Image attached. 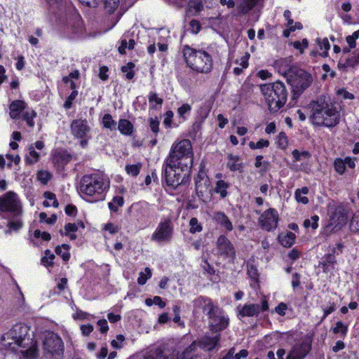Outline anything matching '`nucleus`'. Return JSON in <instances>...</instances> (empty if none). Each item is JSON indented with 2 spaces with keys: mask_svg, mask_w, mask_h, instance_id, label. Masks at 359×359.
I'll use <instances>...</instances> for the list:
<instances>
[{
  "mask_svg": "<svg viewBox=\"0 0 359 359\" xmlns=\"http://www.w3.org/2000/svg\"><path fill=\"white\" fill-rule=\"evenodd\" d=\"M135 46V41L133 39L129 40L128 42L126 39H122L121 41V45L118 46V52L120 54H125L126 49L132 50Z\"/></svg>",
  "mask_w": 359,
  "mask_h": 359,
  "instance_id": "41",
  "label": "nucleus"
},
{
  "mask_svg": "<svg viewBox=\"0 0 359 359\" xmlns=\"http://www.w3.org/2000/svg\"><path fill=\"white\" fill-rule=\"evenodd\" d=\"M141 165L135 164V165H126V170L127 172L133 176H136L139 174L140 170Z\"/></svg>",
  "mask_w": 359,
  "mask_h": 359,
  "instance_id": "59",
  "label": "nucleus"
},
{
  "mask_svg": "<svg viewBox=\"0 0 359 359\" xmlns=\"http://www.w3.org/2000/svg\"><path fill=\"white\" fill-rule=\"evenodd\" d=\"M219 341V335H216L214 337L205 336L199 340L198 346L201 348L211 351L216 346Z\"/></svg>",
  "mask_w": 359,
  "mask_h": 359,
  "instance_id": "23",
  "label": "nucleus"
},
{
  "mask_svg": "<svg viewBox=\"0 0 359 359\" xmlns=\"http://www.w3.org/2000/svg\"><path fill=\"white\" fill-rule=\"evenodd\" d=\"M292 78H294L293 85L298 90H304L312 82L311 74L302 69L298 70Z\"/></svg>",
  "mask_w": 359,
  "mask_h": 359,
  "instance_id": "17",
  "label": "nucleus"
},
{
  "mask_svg": "<svg viewBox=\"0 0 359 359\" xmlns=\"http://www.w3.org/2000/svg\"><path fill=\"white\" fill-rule=\"evenodd\" d=\"M119 0H104V8L109 13H114L119 6Z\"/></svg>",
  "mask_w": 359,
  "mask_h": 359,
  "instance_id": "47",
  "label": "nucleus"
},
{
  "mask_svg": "<svg viewBox=\"0 0 359 359\" xmlns=\"http://www.w3.org/2000/svg\"><path fill=\"white\" fill-rule=\"evenodd\" d=\"M227 167L233 172L241 171L243 168V163L241 161L239 156L229 154Z\"/></svg>",
  "mask_w": 359,
  "mask_h": 359,
  "instance_id": "26",
  "label": "nucleus"
},
{
  "mask_svg": "<svg viewBox=\"0 0 359 359\" xmlns=\"http://www.w3.org/2000/svg\"><path fill=\"white\" fill-rule=\"evenodd\" d=\"M71 133L79 141L81 147L85 148L92 138V128L86 119L78 118L74 120L70 125Z\"/></svg>",
  "mask_w": 359,
  "mask_h": 359,
  "instance_id": "8",
  "label": "nucleus"
},
{
  "mask_svg": "<svg viewBox=\"0 0 359 359\" xmlns=\"http://www.w3.org/2000/svg\"><path fill=\"white\" fill-rule=\"evenodd\" d=\"M210 182L208 177L204 172H201L198 175L196 180V191L197 194L203 196L210 188Z\"/></svg>",
  "mask_w": 359,
  "mask_h": 359,
  "instance_id": "20",
  "label": "nucleus"
},
{
  "mask_svg": "<svg viewBox=\"0 0 359 359\" xmlns=\"http://www.w3.org/2000/svg\"><path fill=\"white\" fill-rule=\"evenodd\" d=\"M128 212L140 228L144 229L148 226L151 217V208L148 203H134L128 208Z\"/></svg>",
  "mask_w": 359,
  "mask_h": 359,
  "instance_id": "7",
  "label": "nucleus"
},
{
  "mask_svg": "<svg viewBox=\"0 0 359 359\" xmlns=\"http://www.w3.org/2000/svg\"><path fill=\"white\" fill-rule=\"evenodd\" d=\"M78 230L77 225L76 224L68 223L65 226V235L69 236L71 240H75L76 236L74 234Z\"/></svg>",
  "mask_w": 359,
  "mask_h": 359,
  "instance_id": "42",
  "label": "nucleus"
},
{
  "mask_svg": "<svg viewBox=\"0 0 359 359\" xmlns=\"http://www.w3.org/2000/svg\"><path fill=\"white\" fill-rule=\"evenodd\" d=\"M278 219L277 210L274 208H269L261 214L258 223L262 229L271 231L276 229Z\"/></svg>",
  "mask_w": 359,
  "mask_h": 359,
  "instance_id": "12",
  "label": "nucleus"
},
{
  "mask_svg": "<svg viewBox=\"0 0 359 359\" xmlns=\"http://www.w3.org/2000/svg\"><path fill=\"white\" fill-rule=\"evenodd\" d=\"M308 193L309 189L306 187L297 189L294 193V196L297 201L298 203H302V204H307L309 203V199L306 195Z\"/></svg>",
  "mask_w": 359,
  "mask_h": 359,
  "instance_id": "32",
  "label": "nucleus"
},
{
  "mask_svg": "<svg viewBox=\"0 0 359 359\" xmlns=\"http://www.w3.org/2000/svg\"><path fill=\"white\" fill-rule=\"evenodd\" d=\"M39 219L41 222H44L48 224H53L57 220V216L55 215H52L50 217H48L46 213L41 212L39 215Z\"/></svg>",
  "mask_w": 359,
  "mask_h": 359,
  "instance_id": "55",
  "label": "nucleus"
},
{
  "mask_svg": "<svg viewBox=\"0 0 359 359\" xmlns=\"http://www.w3.org/2000/svg\"><path fill=\"white\" fill-rule=\"evenodd\" d=\"M0 211L10 212L12 215H22V204L15 193L8 191L0 196Z\"/></svg>",
  "mask_w": 359,
  "mask_h": 359,
  "instance_id": "9",
  "label": "nucleus"
},
{
  "mask_svg": "<svg viewBox=\"0 0 359 359\" xmlns=\"http://www.w3.org/2000/svg\"><path fill=\"white\" fill-rule=\"evenodd\" d=\"M191 109V107L189 104H183L180 107L177 109L178 115L184 118V116L186 114L189 113Z\"/></svg>",
  "mask_w": 359,
  "mask_h": 359,
  "instance_id": "61",
  "label": "nucleus"
},
{
  "mask_svg": "<svg viewBox=\"0 0 359 359\" xmlns=\"http://www.w3.org/2000/svg\"><path fill=\"white\" fill-rule=\"evenodd\" d=\"M78 95V92L76 90H73L72 93L69 95L67 99L64 103V107L65 109H70L72 107V102L76 98Z\"/></svg>",
  "mask_w": 359,
  "mask_h": 359,
  "instance_id": "62",
  "label": "nucleus"
},
{
  "mask_svg": "<svg viewBox=\"0 0 359 359\" xmlns=\"http://www.w3.org/2000/svg\"><path fill=\"white\" fill-rule=\"evenodd\" d=\"M229 188V184L224 180H218L215 187V193L220 195L224 198L228 195L227 189Z\"/></svg>",
  "mask_w": 359,
  "mask_h": 359,
  "instance_id": "28",
  "label": "nucleus"
},
{
  "mask_svg": "<svg viewBox=\"0 0 359 359\" xmlns=\"http://www.w3.org/2000/svg\"><path fill=\"white\" fill-rule=\"evenodd\" d=\"M118 129L124 135H131L133 132V125L127 119H120L118 124Z\"/></svg>",
  "mask_w": 359,
  "mask_h": 359,
  "instance_id": "27",
  "label": "nucleus"
},
{
  "mask_svg": "<svg viewBox=\"0 0 359 359\" xmlns=\"http://www.w3.org/2000/svg\"><path fill=\"white\" fill-rule=\"evenodd\" d=\"M124 204V200L122 196H116L111 201L108 203L109 208L114 212H117L118 208L122 207Z\"/></svg>",
  "mask_w": 359,
  "mask_h": 359,
  "instance_id": "36",
  "label": "nucleus"
},
{
  "mask_svg": "<svg viewBox=\"0 0 359 359\" xmlns=\"http://www.w3.org/2000/svg\"><path fill=\"white\" fill-rule=\"evenodd\" d=\"M296 236L292 232H287L285 235H279L280 243L284 247H290L294 242Z\"/></svg>",
  "mask_w": 359,
  "mask_h": 359,
  "instance_id": "31",
  "label": "nucleus"
},
{
  "mask_svg": "<svg viewBox=\"0 0 359 359\" xmlns=\"http://www.w3.org/2000/svg\"><path fill=\"white\" fill-rule=\"evenodd\" d=\"M151 269L148 267L145 268L144 272H140L139 277L137 278V283L140 285H144L147 280L151 278Z\"/></svg>",
  "mask_w": 359,
  "mask_h": 359,
  "instance_id": "44",
  "label": "nucleus"
},
{
  "mask_svg": "<svg viewBox=\"0 0 359 359\" xmlns=\"http://www.w3.org/2000/svg\"><path fill=\"white\" fill-rule=\"evenodd\" d=\"M149 126L151 130L156 135L159 131V122L156 118H151L149 119Z\"/></svg>",
  "mask_w": 359,
  "mask_h": 359,
  "instance_id": "64",
  "label": "nucleus"
},
{
  "mask_svg": "<svg viewBox=\"0 0 359 359\" xmlns=\"http://www.w3.org/2000/svg\"><path fill=\"white\" fill-rule=\"evenodd\" d=\"M355 158H352L350 156H347L345 158H336L333 162L334 171L339 175H341L345 173L346 166L351 169L355 168Z\"/></svg>",
  "mask_w": 359,
  "mask_h": 359,
  "instance_id": "18",
  "label": "nucleus"
},
{
  "mask_svg": "<svg viewBox=\"0 0 359 359\" xmlns=\"http://www.w3.org/2000/svg\"><path fill=\"white\" fill-rule=\"evenodd\" d=\"M259 0H243V2L238 6L239 12L246 14L258 3Z\"/></svg>",
  "mask_w": 359,
  "mask_h": 359,
  "instance_id": "30",
  "label": "nucleus"
},
{
  "mask_svg": "<svg viewBox=\"0 0 359 359\" xmlns=\"http://www.w3.org/2000/svg\"><path fill=\"white\" fill-rule=\"evenodd\" d=\"M109 183L108 177L104 173L87 174L81 177L78 189L86 201L95 203L104 200Z\"/></svg>",
  "mask_w": 359,
  "mask_h": 359,
  "instance_id": "3",
  "label": "nucleus"
},
{
  "mask_svg": "<svg viewBox=\"0 0 359 359\" xmlns=\"http://www.w3.org/2000/svg\"><path fill=\"white\" fill-rule=\"evenodd\" d=\"M269 146V141L261 139L258 142H250L249 147L251 149H259Z\"/></svg>",
  "mask_w": 359,
  "mask_h": 359,
  "instance_id": "50",
  "label": "nucleus"
},
{
  "mask_svg": "<svg viewBox=\"0 0 359 359\" xmlns=\"http://www.w3.org/2000/svg\"><path fill=\"white\" fill-rule=\"evenodd\" d=\"M189 231L191 233H199L203 230L202 224L196 217H192L189 221Z\"/></svg>",
  "mask_w": 359,
  "mask_h": 359,
  "instance_id": "43",
  "label": "nucleus"
},
{
  "mask_svg": "<svg viewBox=\"0 0 359 359\" xmlns=\"http://www.w3.org/2000/svg\"><path fill=\"white\" fill-rule=\"evenodd\" d=\"M36 116V112L33 109H27L22 114V118L30 128L34 126V118Z\"/></svg>",
  "mask_w": 359,
  "mask_h": 359,
  "instance_id": "39",
  "label": "nucleus"
},
{
  "mask_svg": "<svg viewBox=\"0 0 359 359\" xmlns=\"http://www.w3.org/2000/svg\"><path fill=\"white\" fill-rule=\"evenodd\" d=\"M346 221L347 217L341 211L336 212L332 217V224H334L335 226H342L346 224Z\"/></svg>",
  "mask_w": 359,
  "mask_h": 359,
  "instance_id": "33",
  "label": "nucleus"
},
{
  "mask_svg": "<svg viewBox=\"0 0 359 359\" xmlns=\"http://www.w3.org/2000/svg\"><path fill=\"white\" fill-rule=\"evenodd\" d=\"M26 109V103L23 100H15L9 105V115L13 119L19 118L20 114Z\"/></svg>",
  "mask_w": 359,
  "mask_h": 359,
  "instance_id": "21",
  "label": "nucleus"
},
{
  "mask_svg": "<svg viewBox=\"0 0 359 359\" xmlns=\"http://www.w3.org/2000/svg\"><path fill=\"white\" fill-rule=\"evenodd\" d=\"M183 57L187 65L197 73L208 74L213 67L212 55L202 49H196L188 45L182 48Z\"/></svg>",
  "mask_w": 359,
  "mask_h": 359,
  "instance_id": "5",
  "label": "nucleus"
},
{
  "mask_svg": "<svg viewBox=\"0 0 359 359\" xmlns=\"http://www.w3.org/2000/svg\"><path fill=\"white\" fill-rule=\"evenodd\" d=\"M269 309L268 301L264 298L261 305L258 304H245L243 306L238 307V315L241 317L257 316L261 311H266Z\"/></svg>",
  "mask_w": 359,
  "mask_h": 359,
  "instance_id": "13",
  "label": "nucleus"
},
{
  "mask_svg": "<svg viewBox=\"0 0 359 359\" xmlns=\"http://www.w3.org/2000/svg\"><path fill=\"white\" fill-rule=\"evenodd\" d=\"M13 218L8 223V229L6 231V233H11L13 231H18L22 226L23 222L22 220V215H12Z\"/></svg>",
  "mask_w": 359,
  "mask_h": 359,
  "instance_id": "24",
  "label": "nucleus"
},
{
  "mask_svg": "<svg viewBox=\"0 0 359 359\" xmlns=\"http://www.w3.org/2000/svg\"><path fill=\"white\" fill-rule=\"evenodd\" d=\"M135 65L132 62H128L126 65L121 67V71L126 73V77L127 79L130 80L134 77L135 72L133 71Z\"/></svg>",
  "mask_w": 359,
  "mask_h": 359,
  "instance_id": "48",
  "label": "nucleus"
},
{
  "mask_svg": "<svg viewBox=\"0 0 359 359\" xmlns=\"http://www.w3.org/2000/svg\"><path fill=\"white\" fill-rule=\"evenodd\" d=\"M29 327L25 324L17 323L2 336V343L6 347H11L13 351H16V347H21L22 356L27 359H35L39 355L37 342L32 340L29 346L24 349L25 345H28L29 339L27 337Z\"/></svg>",
  "mask_w": 359,
  "mask_h": 359,
  "instance_id": "2",
  "label": "nucleus"
},
{
  "mask_svg": "<svg viewBox=\"0 0 359 359\" xmlns=\"http://www.w3.org/2000/svg\"><path fill=\"white\" fill-rule=\"evenodd\" d=\"M69 245L67 244H63L61 246H57L55 248V253L57 255H60L64 261H68L70 258Z\"/></svg>",
  "mask_w": 359,
  "mask_h": 359,
  "instance_id": "37",
  "label": "nucleus"
},
{
  "mask_svg": "<svg viewBox=\"0 0 359 359\" xmlns=\"http://www.w3.org/2000/svg\"><path fill=\"white\" fill-rule=\"evenodd\" d=\"M193 164V149L191 141L184 139L175 141L164 163V176L168 186L176 187L182 182L179 171L190 169Z\"/></svg>",
  "mask_w": 359,
  "mask_h": 359,
  "instance_id": "1",
  "label": "nucleus"
},
{
  "mask_svg": "<svg viewBox=\"0 0 359 359\" xmlns=\"http://www.w3.org/2000/svg\"><path fill=\"white\" fill-rule=\"evenodd\" d=\"M359 37V30L355 31L353 33L352 35H349L346 36V41L349 45L350 48H353L355 47L356 43L355 41Z\"/></svg>",
  "mask_w": 359,
  "mask_h": 359,
  "instance_id": "56",
  "label": "nucleus"
},
{
  "mask_svg": "<svg viewBox=\"0 0 359 359\" xmlns=\"http://www.w3.org/2000/svg\"><path fill=\"white\" fill-rule=\"evenodd\" d=\"M294 161H299L302 158H308L310 157V154L308 151H299L297 149H294L292 153Z\"/></svg>",
  "mask_w": 359,
  "mask_h": 359,
  "instance_id": "58",
  "label": "nucleus"
},
{
  "mask_svg": "<svg viewBox=\"0 0 359 359\" xmlns=\"http://www.w3.org/2000/svg\"><path fill=\"white\" fill-rule=\"evenodd\" d=\"M155 354L157 359H178L179 353L177 351H172L168 356L164 355L161 348H158L156 350Z\"/></svg>",
  "mask_w": 359,
  "mask_h": 359,
  "instance_id": "45",
  "label": "nucleus"
},
{
  "mask_svg": "<svg viewBox=\"0 0 359 359\" xmlns=\"http://www.w3.org/2000/svg\"><path fill=\"white\" fill-rule=\"evenodd\" d=\"M43 196L46 199V201L43 203L45 207H50L51 205L54 208L58 207L59 203L56 199L55 194L49 191H46L44 193Z\"/></svg>",
  "mask_w": 359,
  "mask_h": 359,
  "instance_id": "35",
  "label": "nucleus"
},
{
  "mask_svg": "<svg viewBox=\"0 0 359 359\" xmlns=\"http://www.w3.org/2000/svg\"><path fill=\"white\" fill-rule=\"evenodd\" d=\"M348 331V326L344 325L342 322L338 321L336 323V326L333 329V332L335 334L341 333L345 335Z\"/></svg>",
  "mask_w": 359,
  "mask_h": 359,
  "instance_id": "57",
  "label": "nucleus"
},
{
  "mask_svg": "<svg viewBox=\"0 0 359 359\" xmlns=\"http://www.w3.org/2000/svg\"><path fill=\"white\" fill-rule=\"evenodd\" d=\"M336 262L337 260L334 255L333 254H327L325 255L320 265L322 266L324 272H327L331 269L330 266H333Z\"/></svg>",
  "mask_w": 359,
  "mask_h": 359,
  "instance_id": "29",
  "label": "nucleus"
},
{
  "mask_svg": "<svg viewBox=\"0 0 359 359\" xmlns=\"http://www.w3.org/2000/svg\"><path fill=\"white\" fill-rule=\"evenodd\" d=\"M173 235V225L170 219H164L158 224L151 235V240L158 243H169Z\"/></svg>",
  "mask_w": 359,
  "mask_h": 359,
  "instance_id": "11",
  "label": "nucleus"
},
{
  "mask_svg": "<svg viewBox=\"0 0 359 359\" xmlns=\"http://www.w3.org/2000/svg\"><path fill=\"white\" fill-rule=\"evenodd\" d=\"M212 219L221 226L225 228L226 231H231L233 230L232 222L224 212L221 211L215 212Z\"/></svg>",
  "mask_w": 359,
  "mask_h": 359,
  "instance_id": "22",
  "label": "nucleus"
},
{
  "mask_svg": "<svg viewBox=\"0 0 359 359\" xmlns=\"http://www.w3.org/2000/svg\"><path fill=\"white\" fill-rule=\"evenodd\" d=\"M309 107L311 109L310 121L317 126L334 127L339 123L340 114L336 106L320 97L312 101Z\"/></svg>",
  "mask_w": 359,
  "mask_h": 359,
  "instance_id": "4",
  "label": "nucleus"
},
{
  "mask_svg": "<svg viewBox=\"0 0 359 359\" xmlns=\"http://www.w3.org/2000/svg\"><path fill=\"white\" fill-rule=\"evenodd\" d=\"M196 345V342L194 341L188 348H187L183 351L181 359H203L198 354Z\"/></svg>",
  "mask_w": 359,
  "mask_h": 359,
  "instance_id": "25",
  "label": "nucleus"
},
{
  "mask_svg": "<svg viewBox=\"0 0 359 359\" xmlns=\"http://www.w3.org/2000/svg\"><path fill=\"white\" fill-rule=\"evenodd\" d=\"M103 125L105 128L110 130L116 128V123L113 120L111 115L104 114L102 119Z\"/></svg>",
  "mask_w": 359,
  "mask_h": 359,
  "instance_id": "49",
  "label": "nucleus"
},
{
  "mask_svg": "<svg viewBox=\"0 0 359 359\" xmlns=\"http://www.w3.org/2000/svg\"><path fill=\"white\" fill-rule=\"evenodd\" d=\"M217 249L221 255L233 259L236 256V250L233 245L225 236H219L217 240Z\"/></svg>",
  "mask_w": 359,
  "mask_h": 359,
  "instance_id": "15",
  "label": "nucleus"
},
{
  "mask_svg": "<svg viewBox=\"0 0 359 359\" xmlns=\"http://www.w3.org/2000/svg\"><path fill=\"white\" fill-rule=\"evenodd\" d=\"M52 177V174L47 170H41L37 172L38 180L43 184H46L50 180Z\"/></svg>",
  "mask_w": 359,
  "mask_h": 359,
  "instance_id": "46",
  "label": "nucleus"
},
{
  "mask_svg": "<svg viewBox=\"0 0 359 359\" xmlns=\"http://www.w3.org/2000/svg\"><path fill=\"white\" fill-rule=\"evenodd\" d=\"M43 349L55 359H60L64 353V344L62 339L53 332H48L43 341Z\"/></svg>",
  "mask_w": 359,
  "mask_h": 359,
  "instance_id": "10",
  "label": "nucleus"
},
{
  "mask_svg": "<svg viewBox=\"0 0 359 359\" xmlns=\"http://www.w3.org/2000/svg\"><path fill=\"white\" fill-rule=\"evenodd\" d=\"M39 154L34 149L33 144L29 147V154L25 157V162L27 164L32 165L39 160Z\"/></svg>",
  "mask_w": 359,
  "mask_h": 359,
  "instance_id": "34",
  "label": "nucleus"
},
{
  "mask_svg": "<svg viewBox=\"0 0 359 359\" xmlns=\"http://www.w3.org/2000/svg\"><path fill=\"white\" fill-rule=\"evenodd\" d=\"M310 345L308 343L297 344L287 356V359H302L309 353Z\"/></svg>",
  "mask_w": 359,
  "mask_h": 359,
  "instance_id": "19",
  "label": "nucleus"
},
{
  "mask_svg": "<svg viewBox=\"0 0 359 359\" xmlns=\"http://www.w3.org/2000/svg\"><path fill=\"white\" fill-rule=\"evenodd\" d=\"M278 147L285 149L288 144L287 137L285 133H280L276 138Z\"/></svg>",
  "mask_w": 359,
  "mask_h": 359,
  "instance_id": "53",
  "label": "nucleus"
},
{
  "mask_svg": "<svg viewBox=\"0 0 359 359\" xmlns=\"http://www.w3.org/2000/svg\"><path fill=\"white\" fill-rule=\"evenodd\" d=\"M337 94L344 99L353 100L355 97L353 94L349 93L344 88L339 89L337 92Z\"/></svg>",
  "mask_w": 359,
  "mask_h": 359,
  "instance_id": "63",
  "label": "nucleus"
},
{
  "mask_svg": "<svg viewBox=\"0 0 359 359\" xmlns=\"http://www.w3.org/2000/svg\"><path fill=\"white\" fill-rule=\"evenodd\" d=\"M208 318L212 330L216 332L225 329L229 324V318L223 313L219 307L208 316Z\"/></svg>",
  "mask_w": 359,
  "mask_h": 359,
  "instance_id": "14",
  "label": "nucleus"
},
{
  "mask_svg": "<svg viewBox=\"0 0 359 359\" xmlns=\"http://www.w3.org/2000/svg\"><path fill=\"white\" fill-rule=\"evenodd\" d=\"M260 90L271 112L278 111L286 103L287 92L282 82L260 85Z\"/></svg>",
  "mask_w": 359,
  "mask_h": 359,
  "instance_id": "6",
  "label": "nucleus"
},
{
  "mask_svg": "<svg viewBox=\"0 0 359 359\" xmlns=\"http://www.w3.org/2000/svg\"><path fill=\"white\" fill-rule=\"evenodd\" d=\"M316 43L318 45L320 50H323L320 55L323 57H327L328 54V50L330 48V44L327 38L320 39L318 38L316 39Z\"/></svg>",
  "mask_w": 359,
  "mask_h": 359,
  "instance_id": "38",
  "label": "nucleus"
},
{
  "mask_svg": "<svg viewBox=\"0 0 359 359\" xmlns=\"http://www.w3.org/2000/svg\"><path fill=\"white\" fill-rule=\"evenodd\" d=\"M148 100L152 109H156L157 106L161 107L163 104V99L159 97L154 92H151L149 94Z\"/></svg>",
  "mask_w": 359,
  "mask_h": 359,
  "instance_id": "40",
  "label": "nucleus"
},
{
  "mask_svg": "<svg viewBox=\"0 0 359 359\" xmlns=\"http://www.w3.org/2000/svg\"><path fill=\"white\" fill-rule=\"evenodd\" d=\"M293 47L298 50L301 54L304 53V50L307 48L309 42L306 39H304L302 41H295L292 43Z\"/></svg>",
  "mask_w": 359,
  "mask_h": 359,
  "instance_id": "54",
  "label": "nucleus"
},
{
  "mask_svg": "<svg viewBox=\"0 0 359 359\" xmlns=\"http://www.w3.org/2000/svg\"><path fill=\"white\" fill-rule=\"evenodd\" d=\"M194 311L197 313L201 310L203 312L206 313L208 316L212 313L218 307L214 305L212 300L210 298L199 297L193 302Z\"/></svg>",
  "mask_w": 359,
  "mask_h": 359,
  "instance_id": "16",
  "label": "nucleus"
},
{
  "mask_svg": "<svg viewBox=\"0 0 359 359\" xmlns=\"http://www.w3.org/2000/svg\"><path fill=\"white\" fill-rule=\"evenodd\" d=\"M318 220L319 217L318 215H313L311 217V219H306L304 222V226L305 228L311 227L313 229H316L318 226Z\"/></svg>",
  "mask_w": 359,
  "mask_h": 359,
  "instance_id": "52",
  "label": "nucleus"
},
{
  "mask_svg": "<svg viewBox=\"0 0 359 359\" xmlns=\"http://www.w3.org/2000/svg\"><path fill=\"white\" fill-rule=\"evenodd\" d=\"M124 340H125V337L123 335L118 334L116 336V339H113L111 341V345L113 348L119 349V348H122V344H123V342L124 341Z\"/></svg>",
  "mask_w": 359,
  "mask_h": 359,
  "instance_id": "60",
  "label": "nucleus"
},
{
  "mask_svg": "<svg viewBox=\"0 0 359 359\" xmlns=\"http://www.w3.org/2000/svg\"><path fill=\"white\" fill-rule=\"evenodd\" d=\"M55 255L48 250L45 251V256L41 259L42 264L46 266H51L53 264Z\"/></svg>",
  "mask_w": 359,
  "mask_h": 359,
  "instance_id": "51",
  "label": "nucleus"
}]
</instances>
